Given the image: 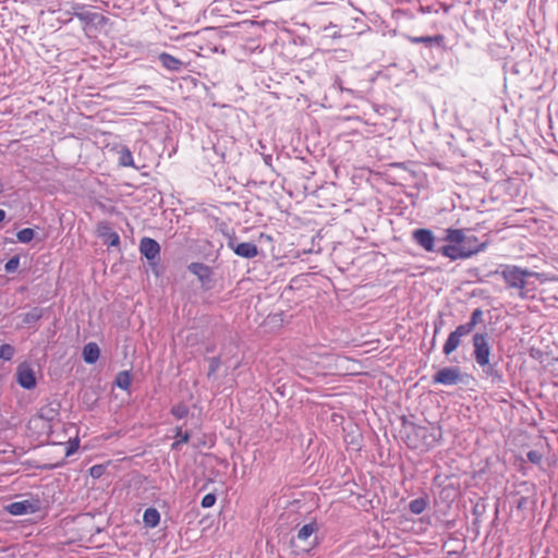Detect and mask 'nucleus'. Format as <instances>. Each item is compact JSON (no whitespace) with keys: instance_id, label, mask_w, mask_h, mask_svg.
Returning <instances> with one entry per match:
<instances>
[{"instance_id":"obj_1","label":"nucleus","mask_w":558,"mask_h":558,"mask_svg":"<svg viewBox=\"0 0 558 558\" xmlns=\"http://www.w3.org/2000/svg\"><path fill=\"white\" fill-rule=\"evenodd\" d=\"M402 426L404 428V441L410 448H433L442 438L441 427L438 425L422 426L402 416Z\"/></svg>"},{"instance_id":"obj_2","label":"nucleus","mask_w":558,"mask_h":558,"mask_svg":"<svg viewBox=\"0 0 558 558\" xmlns=\"http://www.w3.org/2000/svg\"><path fill=\"white\" fill-rule=\"evenodd\" d=\"M442 240L448 243L461 244L465 252H471L470 257L484 251L488 245L487 241L480 242L476 235L471 234L470 230L464 229L447 228L445 229Z\"/></svg>"},{"instance_id":"obj_3","label":"nucleus","mask_w":558,"mask_h":558,"mask_svg":"<svg viewBox=\"0 0 558 558\" xmlns=\"http://www.w3.org/2000/svg\"><path fill=\"white\" fill-rule=\"evenodd\" d=\"M501 269L489 271L487 277L500 275L506 281L508 288L524 290L526 286V278L533 274L529 269H523L515 265H500Z\"/></svg>"},{"instance_id":"obj_4","label":"nucleus","mask_w":558,"mask_h":558,"mask_svg":"<svg viewBox=\"0 0 558 558\" xmlns=\"http://www.w3.org/2000/svg\"><path fill=\"white\" fill-rule=\"evenodd\" d=\"M468 374H464L459 366H446L439 368L432 377L433 384L453 386L464 384Z\"/></svg>"},{"instance_id":"obj_5","label":"nucleus","mask_w":558,"mask_h":558,"mask_svg":"<svg viewBox=\"0 0 558 558\" xmlns=\"http://www.w3.org/2000/svg\"><path fill=\"white\" fill-rule=\"evenodd\" d=\"M411 238L420 247L428 253H437L440 246L438 244L445 241L442 238H436L434 232L427 228L413 230Z\"/></svg>"},{"instance_id":"obj_6","label":"nucleus","mask_w":558,"mask_h":558,"mask_svg":"<svg viewBox=\"0 0 558 558\" xmlns=\"http://www.w3.org/2000/svg\"><path fill=\"white\" fill-rule=\"evenodd\" d=\"M140 252L147 259L149 266H151L154 274L158 276V264L160 260L159 243L151 238L144 236L140 242Z\"/></svg>"},{"instance_id":"obj_7","label":"nucleus","mask_w":558,"mask_h":558,"mask_svg":"<svg viewBox=\"0 0 558 558\" xmlns=\"http://www.w3.org/2000/svg\"><path fill=\"white\" fill-rule=\"evenodd\" d=\"M473 344V355L474 360L477 363L486 362V360L490 359L492 349L488 343V333L487 332H476L472 337Z\"/></svg>"},{"instance_id":"obj_8","label":"nucleus","mask_w":558,"mask_h":558,"mask_svg":"<svg viewBox=\"0 0 558 558\" xmlns=\"http://www.w3.org/2000/svg\"><path fill=\"white\" fill-rule=\"evenodd\" d=\"M187 270L197 277L204 290H210L214 287V270L204 263H191Z\"/></svg>"},{"instance_id":"obj_9","label":"nucleus","mask_w":558,"mask_h":558,"mask_svg":"<svg viewBox=\"0 0 558 558\" xmlns=\"http://www.w3.org/2000/svg\"><path fill=\"white\" fill-rule=\"evenodd\" d=\"M17 384L27 390L34 389L37 385L35 372L29 363H21L15 373Z\"/></svg>"},{"instance_id":"obj_10","label":"nucleus","mask_w":558,"mask_h":558,"mask_svg":"<svg viewBox=\"0 0 558 558\" xmlns=\"http://www.w3.org/2000/svg\"><path fill=\"white\" fill-rule=\"evenodd\" d=\"M228 247L231 248L235 255L243 258H254L258 255V247L253 242L238 243L234 233L229 235Z\"/></svg>"},{"instance_id":"obj_11","label":"nucleus","mask_w":558,"mask_h":558,"mask_svg":"<svg viewBox=\"0 0 558 558\" xmlns=\"http://www.w3.org/2000/svg\"><path fill=\"white\" fill-rule=\"evenodd\" d=\"M477 365L482 368L483 374L492 384L500 385L505 383V377L501 368L499 367L498 361L486 360V362H480Z\"/></svg>"},{"instance_id":"obj_12","label":"nucleus","mask_w":558,"mask_h":558,"mask_svg":"<svg viewBox=\"0 0 558 558\" xmlns=\"http://www.w3.org/2000/svg\"><path fill=\"white\" fill-rule=\"evenodd\" d=\"M407 39L412 44H423L426 48H437L440 51H446V37L442 34L434 36H407Z\"/></svg>"},{"instance_id":"obj_13","label":"nucleus","mask_w":558,"mask_h":558,"mask_svg":"<svg viewBox=\"0 0 558 558\" xmlns=\"http://www.w3.org/2000/svg\"><path fill=\"white\" fill-rule=\"evenodd\" d=\"M50 307L34 306L28 312L21 315L22 327L35 328L36 324L44 317L48 316Z\"/></svg>"},{"instance_id":"obj_14","label":"nucleus","mask_w":558,"mask_h":558,"mask_svg":"<svg viewBox=\"0 0 558 558\" xmlns=\"http://www.w3.org/2000/svg\"><path fill=\"white\" fill-rule=\"evenodd\" d=\"M97 233L98 236L104 240V243L108 245V247L119 246L120 235L112 230L108 221H101L98 223Z\"/></svg>"},{"instance_id":"obj_15","label":"nucleus","mask_w":558,"mask_h":558,"mask_svg":"<svg viewBox=\"0 0 558 558\" xmlns=\"http://www.w3.org/2000/svg\"><path fill=\"white\" fill-rule=\"evenodd\" d=\"M437 253L444 257L449 258L450 260H458L470 258L471 252H465L461 244L448 243L446 245H440Z\"/></svg>"},{"instance_id":"obj_16","label":"nucleus","mask_w":558,"mask_h":558,"mask_svg":"<svg viewBox=\"0 0 558 558\" xmlns=\"http://www.w3.org/2000/svg\"><path fill=\"white\" fill-rule=\"evenodd\" d=\"M38 509L39 507L29 500L14 501L7 506L8 512L13 515L35 513Z\"/></svg>"},{"instance_id":"obj_17","label":"nucleus","mask_w":558,"mask_h":558,"mask_svg":"<svg viewBox=\"0 0 558 558\" xmlns=\"http://www.w3.org/2000/svg\"><path fill=\"white\" fill-rule=\"evenodd\" d=\"M158 60L165 69L171 72H180L184 66V62L182 60L175 58L174 56L168 52L159 53Z\"/></svg>"},{"instance_id":"obj_18","label":"nucleus","mask_w":558,"mask_h":558,"mask_svg":"<svg viewBox=\"0 0 558 558\" xmlns=\"http://www.w3.org/2000/svg\"><path fill=\"white\" fill-rule=\"evenodd\" d=\"M61 404L59 401L53 400L41 407L38 416L47 422H52L59 415Z\"/></svg>"},{"instance_id":"obj_19","label":"nucleus","mask_w":558,"mask_h":558,"mask_svg":"<svg viewBox=\"0 0 558 558\" xmlns=\"http://www.w3.org/2000/svg\"><path fill=\"white\" fill-rule=\"evenodd\" d=\"M83 359L87 364H94L98 361L100 355V350L97 343L89 342L84 345L82 352Z\"/></svg>"},{"instance_id":"obj_20","label":"nucleus","mask_w":558,"mask_h":558,"mask_svg":"<svg viewBox=\"0 0 558 558\" xmlns=\"http://www.w3.org/2000/svg\"><path fill=\"white\" fill-rule=\"evenodd\" d=\"M143 522L147 527H156L160 522V513L156 508H147L143 514Z\"/></svg>"},{"instance_id":"obj_21","label":"nucleus","mask_w":558,"mask_h":558,"mask_svg":"<svg viewBox=\"0 0 558 558\" xmlns=\"http://www.w3.org/2000/svg\"><path fill=\"white\" fill-rule=\"evenodd\" d=\"M461 338L454 332H450L442 348V352L445 355H450L454 352L460 345Z\"/></svg>"},{"instance_id":"obj_22","label":"nucleus","mask_w":558,"mask_h":558,"mask_svg":"<svg viewBox=\"0 0 558 558\" xmlns=\"http://www.w3.org/2000/svg\"><path fill=\"white\" fill-rule=\"evenodd\" d=\"M318 531V525L315 521L304 524L298 532L296 538L301 542H307L310 537Z\"/></svg>"},{"instance_id":"obj_23","label":"nucleus","mask_w":558,"mask_h":558,"mask_svg":"<svg viewBox=\"0 0 558 558\" xmlns=\"http://www.w3.org/2000/svg\"><path fill=\"white\" fill-rule=\"evenodd\" d=\"M177 440L171 445L172 450H180L182 444L189 442L191 435L189 432H183L181 426L175 428Z\"/></svg>"},{"instance_id":"obj_24","label":"nucleus","mask_w":558,"mask_h":558,"mask_svg":"<svg viewBox=\"0 0 558 558\" xmlns=\"http://www.w3.org/2000/svg\"><path fill=\"white\" fill-rule=\"evenodd\" d=\"M131 381L132 377L129 371H122L118 373L114 380L116 385L122 390H128L129 387L131 386Z\"/></svg>"},{"instance_id":"obj_25","label":"nucleus","mask_w":558,"mask_h":558,"mask_svg":"<svg viewBox=\"0 0 558 558\" xmlns=\"http://www.w3.org/2000/svg\"><path fill=\"white\" fill-rule=\"evenodd\" d=\"M428 502L426 498L420 497L409 502V510L413 514H421L426 509Z\"/></svg>"},{"instance_id":"obj_26","label":"nucleus","mask_w":558,"mask_h":558,"mask_svg":"<svg viewBox=\"0 0 558 558\" xmlns=\"http://www.w3.org/2000/svg\"><path fill=\"white\" fill-rule=\"evenodd\" d=\"M170 413L177 420H182V418H185L189 415L190 410H189V407L185 403L179 402V403L174 404L171 408Z\"/></svg>"},{"instance_id":"obj_27","label":"nucleus","mask_w":558,"mask_h":558,"mask_svg":"<svg viewBox=\"0 0 558 558\" xmlns=\"http://www.w3.org/2000/svg\"><path fill=\"white\" fill-rule=\"evenodd\" d=\"M17 241L29 243L35 238V231L32 228H24L16 233Z\"/></svg>"},{"instance_id":"obj_28","label":"nucleus","mask_w":558,"mask_h":558,"mask_svg":"<svg viewBox=\"0 0 558 558\" xmlns=\"http://www.w3.org/2000/svg\"><path fill=\"white\" fill-rule=\"evenodd\" d=\"M15 354V348L9 343L0 345V360L11 361Z\"/></svg>"},{"instance_id":"obj_29","label":"nucleus","mask_w":558,"mask_h":558,"mask_svg":"<svg viewBox=\"0 0 558 558\" xmlns=\"http://www.w3.org/2000/svg\"><path fill=\"white\" fill-rule=\"evenodd\" d=\"M119 163L123 167H134L133 156L130 149L123 148L120 153Z\"/></svg>"},{"instance_id":"obj_30","label":"nucleus","mask_w":558,"mask_h":558,"mask_svg":"<svg viewBox=\"0 0 558 558\" xmlns=\"http://www.w3.org/2000/svg\"><path fill=\"white\" fill-rule=\"evenodd\" d=\"M208 362H209V367H208L207 376L211 377L219 369V367L221 365V359H220V356H213V357L208 359Z\"/></svg>"},{"instance_id":"obj_31","label":"nucleus","mask_w":558,"mask_h":558,"mask_svg":"<svg viewBox=\"0 0 558 558\" xmlns=\"http://www.w3.org/2000/svg\"><path fill=\"white\" fill-rule=\"evenodd\" d=\"M20 267V256L15 255L11 257L4 265V269L8 274L15 272Z\"/></svg>"},{"instance_id":"obj_32","label":"nucleus","mask_w":558,"mask_h":558,"mask_svg":"<svg viewBox=\"0 0 558 558\" xmlns=\"http://www.w3.org/2000/svg\"><path fill=\"white\" fill-rule=\"evenodd\" d=\"M483 316H484V312L482 311V308L477 307L475 308L472 314H471V317H470V320L468 322L473 328H475V326L480 323L483 322Z\"/></svg>"},{"instance_id":"obj_33","label":"nucleus","mask_w":558,"mask_h":558,"mask_svg":"<svg viewBox=\"0 0 558 558\" xmlns=\"http://www.w3.org/2000/svg\"><path fill=\"white\" fill-rule=\"evenodd\" d=\"M526 458L532 464L539 465L543 460V453L538 450H530L526 453Z\"/></svg>"},{"instance_id":"obj_34","label":"nucleus","mask_w":558,"mask_h":558,"mask_svg":"<svg viewBox=\"0 0 558 558\" xmlns=\"http://www.w3.org/2000/svg\"><path fill=\"white\" fill-rule=\"evenodd\" d=\"M444 325H445V320L442 318V313H439L437 320L434 322V337L432 340V348L435 347L436 336L439 333V331Z\"/></svg>"},{"instance_id":"obj_35","label":"nucleus","mask_w":558,"mask_h":558,"mask_svg":"<svg viewBox=\"0 0 558 558\" xmlns=\"http://www.w3.org/2000/svg\"><path fill=\"white\" fill-rule=\"evenodd\" d=\"M473 327L469 324V323H465V324H462V325H459L456 330H453L460 338L464 337V336H468L469 333H471L473 331Z\"/></svg>"},{"instance_id":"obj_36","label":"nucleus","mask_w":558,"mask_h":558,"mask_svg":"<svg viewBox=\"0 0 558 558\" xmlns=\"http://www.w3.org/2000/svg\"><path fill=\"white\" fill-rule=\"evenodd\" d=\"M216 500H217V497L215 494H213V493L206 494L202 498L201 506L203 508H210L216 504Z\"/></svg>"},{"instance_id":"obj_37","label":"nucleus","mask_w":558,"mask_h":558,"mask_svg":"<svg viewBox=\"0 0 558 558\" xmlns=\"http://www.w3.org/2000/svg\"><path fill=\"white\" fill-rule=\"evenodd\" d=\"M105 471H106L105 465H102V464H95V465H93L89 469V475L93 478H99V477H101L104 475Z\"/></svg>"},{"instance_id":"obj_38","label":"nucleus","mask_w":558,"mask_h":558,"mask_svg":"<svg viewBox=\"0 0 558 558\" xmlns=\"http://www.w3.org/2000/svg\"><path fill=\"white\" fill-rule=\"evenodd\" d=\"M78 446H80V440L77 438H75L73 440H69L68 441V446H66V450H65V456L66 457L72 456L74 452L77 451Z\"/></svg>"},{"instance_id":"obj_39","label":"nucleus","mask_w":558,"mask_h":558,"mask_svg":"<svg viewBox=\"0 0 558 558\" xmlns=\"http://www.w3.org/2000/svg\"><path fill=\"white\" fill-rule=\"evenodd\" d=\"M75 15L81 20L85 22H92L94 13L90 12H76Z\"/></svg>"},{"instance_id":"obj_40","label":"nucleus","mask_w":558,"mask_h":558,"mask_svg":"<svg viewBox=\"0 0 558 558\" xmlns=\"http://www.w3.org/2000/svg\"><path fill=\"white\" fill-rule=\"evenodd\" d=\"M526 504V498L525 497H521L519 500H518V504H517V508L518 509H522Z\"/></svg>"},{"instance_id":"obj_41","label":"nucleus","mask_w":558,"mask_h":558,"mask_svg":"<svg viewBox=\"0 0 558 558\" xmlns=\"http://www.w3.org/2000/svg\"><path fill=\"white\" fill-rule=\"evenodd\" d=\"M262 155H263V159H264L265 163L270 166L271 165V160H272V156L271 155H265V154H262Z\"/></svg>"},{"instance_id":"obj_42","label":"nucleus","mask_w":558,"mask_h":558,"mask_svg":"<svg viewBox=\"0 0 558 558\" xmlns=\"http://www.w3.org/2000/svg\"><path fill=\"white\" fill-rule=\"evenodd\" d=\"M7 213L3 209H0V222L5 219Z\"/></svg>"},{"instance_id":"obj_43","label":"nucleus","mask_w":558,"mask_h":558,"mask_svg":"<svg viewBox=\"0 0 558 558\" xmlns=\"http://www.w3.org/2000/svg\"><path fill=\"white\" fill-rule=\"evenodd\" d=\"M215 350V347L214 345H210V347H207L206 348V352H213Z\"/></svg>"},{"instance_id":"obj_44","label":"nucleus","mask_w":558,"mask_h":558,"mask_svg":"<svg viewBox=\"0 0 558 558\" xmlns=\"http://www.w3.org/2000/svg\"><path fill=\"white\" fill-rule=\"evenodd\" d=\"M4 191V184L3 182L0 180V194Z\"/></svg>"},{"instance_id":"obj_45","label":"nucleus","mask_w":558,"mask_h":558,"mask_svg":"<svg viewBox=\"0 0 558 558\" xmlns=\"http://www.w3.org/2000/svg\"><path fill=\"white\" fill-rule=\"evenodd\" d=\"M317 544V537H314V541L310 543L311 546H315Z\"/></svg>"}]
</instances>
